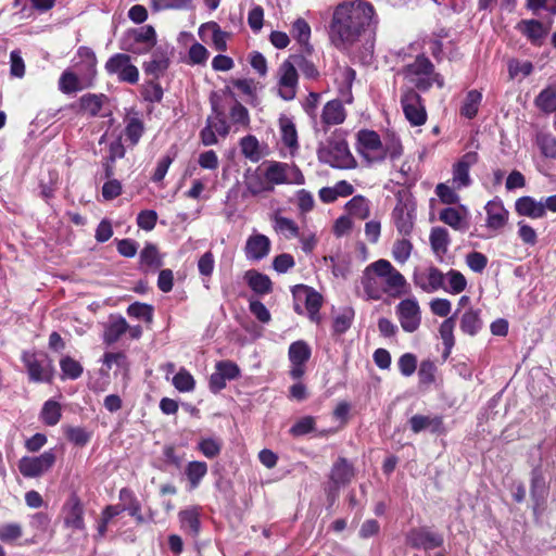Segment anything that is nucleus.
Returning <instances> with one entry per match:
<instances>
[{"label":"nucleus","mask_w":556,"mask_h":556,"mask_svg":"<svg viewBox=\"0 0 556 556\" xmlns=\"http://www.w3.org/2000/svg\"><path fill=\"white\" fill-rule=\"evenodd\" d=\"M377 18L372 4L365 0L343 2L333 11L329 25V39L339 50L349 51L365 39V49L374 50Z\"/></svg>","instance_id":"nucleus-1"},{"label":"nucleus","mask_w":556,"mask_h":556,"mask_svg":"<svg viewBox=\"0 0 556 556\" xmlns=\"http://www.w3.org/2000/svg\"><path fill=\"white\" fill-rule=\"evenodd\" d=\"M413 49L409 46L401 49L396 54L405 63L397 72L415 90L426 92L433 85L439 88L444 87L443 76L435 71L433 63L424 53L412 56L407 50Z\"/></svg>","instance_id":"nucleus-2"},{"label":"nucleus","mask_w":556,"mask_h":556,"mask_svg":"<svg viewBox=\"0 0 556 556\" xmlns=\"http://www.w3.org/2000/svg\"><path fill=\"white\" fill-rule=\"evenodd\" d=\"M317 156L319 162L334 168L346 169L355 166V160L349 149L344 134L338 130L332 132L325 141L319 142Z\"/></svg>","instance_id":"nucleus-3"},{"label":"nucleus","mask_w":556,"mask_h":556,"mask_svg":"<svg viewBox=\"0 0 556 556\" xmlns=\"http://www.w3.org/2000/svg\"><path fill=\"white\" fill-rule=\"evenodd\" d=\"M156 43V33L150 25L128 29L119 40V48L124 51L144 54Z\"/></svg>","instance_id":"nucleus-4"},{"label":"nucleus","mask_w":556,"mask_h":556,"mask_svg":"<svg viewBox=\"0 0 556 556\" xmlns=\"http://www.w3.org/2000/svg\"><path fill=\"white\" fill-rule=\"evenodd\" d=\"M401 106L412 126H421L427 121V111L421 96L413 87L401 89Z\"/></svg>","instance_id":"nucleus-5"},{"label":"nucleus","mask_w":556,"mask_h":556,"mask_svg":"<svg viewBox=\"0 0 556 556\" xmlns=\"http://www.w3.org/2000/svg\"><path fill=\"white\" fill-rule=\"evenodd\" d=\"M266 181L274 185H303L305 182L302 172L294 165L271 161L264 173Z\"/></svg>","instance_id":"nucleus-6"},{"label":"nucleus","mask_w":556,"mask_h":556,"mask_svg":"<svg viewBox=\"0 0 556 556\" xmlns=\"http://www.w3.org/2000/svg\"><path fill=\"white\" fill-rule=\"evenodd\" d=\"M371 268L381 277L384 293L394 298L405 293L406 279L389 261H376L371 263Z\"/></svg>","instance_id":"nucleus-7"},{"label":"nucleus","mask_w":556,"mask_h":556,"mask_svg":"<svg viewBox=\"0 0 556 556\" xmlns=\"http://www.w3.org/2000/svg\"><path fill=\"white\" fill-rule=\"evenodd\" d=\"M346 110L339 99L328 101L321 109L320 114L313 122V128L316 134H326L331 127L344 123Z\"/></svg>","instance_id":"nucleus-8"},{"label":"nucleus","mask_w":556,"mask_h":556,"mask_svg":"<svg viewBox=\"0 0 556 556\" xmlns=\"http://www.w3.org/2000/svg\"><path fill=\"white\" fill-rule=\"evenodd\" d=\"M298 87V70L288 58L277 70V94L285 101H292L296 97Z\"/></svg>","instance_id":"nucleus-9"},{"label":"nucleus","mask_w":556,"mask_h":556,"mask_svg":"<svg viewBox=\"0 0 556 556\" xmlns=\"http://www.w3.org/2000/svg\"><path fill=\"white\" fill-rule=\"evenodd\" d=\"M104 68L109 75L117 76L121 83L135 85L139 80V71L131 63V59L126 53H115L105 63Z\"/></svg>","instance_id":"nucleus-10"},{"label":"nucleus","mask_w":556,"mask_h":556,"mask_svg":"<svg viewBox=\"0 0 556 556\" xmlns=\"http://www.w3.org/2000/svg\"><path fill=\"white\" fill-rule=\"evenodd\" d=\"M55 459L53 450L45 451L39 456H24L18 460V470L25 478H37L49 471Z\"/></svg>","instance_id":"nucleus-11"},{"label":"nucleus","mask_w":556,"mask_h":556,"mask_svg":"<svg viewBox=\"0 0 556 556\" xmlns=\"http://www.w3.org/2000/svg\"><path fill=\"white\" fill-rule=\"evenodd\" d=\"M312 349L303 341L292 342L288 350V358L291 364L289 375L292 379H301L305 374L306 363L311 358Z\"/></svg>","instance_id":"nucleus-12"},{"label":"nucleus","mask_w":556,"mask_h":556,"mask_svg":"<svg viewBox=\"0 0 556 556\" xmlns=\"http://www.w3.org/2000/svg\"><path fill=\"white\" fill-rule=\"evenodd\" d=\"M395 313L405 332H414L419 328L421 312L415 298L401 301L395 308Z\"/></svg>","instance_id":"nucleus-13"},{"label":"nucleus","mask_w":556,"mask_h":556,"mask_svg":"<svg viewBox=\"0 0 556 556\" xmlns=\"http://www.w3.org/2000/svg\"><path fill=\"white\" fill-rule=\"evenodd\" d=\"M445 276L435 266L417 268L413 274L414 285L426 293H434L444 288Z\"/></svg>","instance_id":"nucleus-14"},{"label":"nucleus","mask_w":556,"mask_h":556,"mask_svg":"<svg viewBox=\"0 0 556 556\" xmlns=\"http://www.w3.org/2000/svg\"><path fill=\"white\" fill-rule=\"evenodd\" d=\"M477 152L470 151L465 153L454 165L452 169V186L455 189L467 188L472 180L469 175L471 166L478 162Z\"/></svg>","instance_id":"nucleus-15"},{"label":"nucleus","mask_w":556,"mask_h":556,"mask_svg":"<svg viewBox=\"0 0 556 556\" xmlns=\"http://www.w3.org/2000/svg\"><path fill=\"white\" fill-rule=\"evenodd\" d=\"M406 542L414 548L434 549L442 546L444 539L428 528L413 529L407 533Z\"/></svg>","instance_id":"nucleus-16"},{"label":"nucleus","mask_w":556,"mask_h":556,"mask_svg":"<svg viewBox=\"0 0 556 556\" xmlns=\"http://www.w3.org/2000/svg\"><path fill=\"white\" fill-rule=\"evenodd\" d=\"M23 361L29 378L35 382H49L52 379L53 368L46 358L39 359L35 354L24 353Z\"/></svg>","instance_id":"nucleus-17"},{"label":"nucleus","mask_w":556,"mask_h":556,"mask_svg":"<svg viewBox=\"0 0 556 556\" xmlns=\"http://www.w3.org/2000/svg\"><path fill=\"white\" fill-rule=\"evenodd\" d=\"M358 152L368 160H383L382 143L379 135L372 130H361L357 135Z\"/></svg>","instance_id":"nucleus-18"},{"label":"nucleus","mask_w":556,"mask_h":556,"mask_svg":"<svg viewBox=\"0 0 556 556\" xmlns=\"http://www.w3.org/2000/svg\"><path fill=\"white\" fill-rule=\"evenodd\" d=\"M271 242L267 236L253 232L247 239L244 254L248 261L258 262L269 254Z\"/></svg>","instance_id":"nucleus-19"},{"label":"nucleus","mask_w":556,"mask_h":556,"mask_svg":"<svg viewBox=\"0 0 556 556\" xmlns=\"http://www.w3.org/2000/svg\"><path fill=\"white\" fill-rule=\"evenodd\" d=\"M64 526L66 528L84 531L86 529L84 514L85 509L80 500L76 495H72L63 507Z\"/></svg>","instance_id":"nucleus-20"},{"label":"nucleus","mask_w":556,"mask_h":556,"mask_svg":"<svg viewBox=\"0 0 556 556\" xmlns=\"http://www.w3.org/2000/svg\"><path fill=\"white\" fill-rule=\"evenodd\" d=\"M530 494L533 501V511L536 515L544 508L548 495L545 478L539 468H534L531 472Z\"/></svg>","instance_id":"nucleus-21"},{"label":"nucleus","mask_w":556,"mask_h":556,"mask_svg":"<svg viewBox=\"0 0 556 556\" xmlns=\"http://www.w3.org/2000/svg\"><path fill=\"white\" fill-rule=\"evenodd\" d=\"M354 476L355 469L353 465L346 458L339 457L330 471V489L337 492L341 486L350 483Z\"/></svg>","instance_id":"nucleus-22"},{"label":"nucleus","mask_w":556,"mask_h":556,"mask_svg":"<svg viewBox=\"0 0 556 556\" xmlns=\"http://www.w3.org/2000/svg\"><path fill=\"white\" fill-rule=\"evenodd\" d=\"M409 426L414 433L428 430L435 434L446 432L442 416L438 415H414L409 419Z\"/></svg>","instance_id":"nucleus-23"},{"label":"nucleus","mask_w":556,"mask_h":556,"mask_svg":"<svg viewBox=\"0 0 556 556\" xmlns=\"http://www.w3.org/2000/svg\"><path fill=\"white\" fill-rule=\"evenodd\" d=\"M468 215V210L460 205L458 207L443 208L439 214V218L454 230L465 232L469 228Z\"/></svg>","instance_id":"nucleus-24"},{"label":"nucleus","mask_w":556,"mask_h":556,"mask_svg":"<svg viewBox=\"0 0 556 556\" xmlns=\"http://www.w3.org/2000/svg\"><path fill=\"white\" fill-rule=\"evenodd\" d=\"M361 283L367 300L378 301L384 294L382 279L376 270L371 268V264L364 270Z\"/></svg>","instance_id":"nucleus-25"},{"label":"nucleus","mask_w":556,"mask_h":556,"mask_svg":"<svg viewBox=\"0 0 556 556\" xmlns=\"http://www.w3.org/2000/svg\"><path fill=\"white\" fill-rule=\"evenodd\" d=\"M484 210L486 212V227L497 230L503 228L508 220V211L505 208L502 200L495 198L489 201Z\"/></svg>","instance_id":"nucleus-26"},{"label":"nucleus","mask_w":556,"mask_h":556,"mask_svg":"<svg viewBox=\"0 0 556 556\" xmlns=\"http://www.w3.org/2000/svg\"><path fill=\"white\" fill-rule=\"evenodd\" d=\"M180 529L189 536L197 538L201 530L200 508L189 507L178 514Z\"/></svg>","instance_id":"nucleus-27"},{"label":"nucleus","mask_w":556,"mask_h":556,"mask_svg":"<svg viewBox=\"0 0 556 556\" xmlns=\"http://www.w3.org/2000/svg\"><path fill=\"white\" fill-rule=\"evenodd\" d=\"M517 28L534 46H540L548 33V29L536 20H522L518 23Z\"/></svg>","instance_id":"nucleus-28"},{"label":"nucleus","mask_w":556,"mask_h":556,"mask_svg":"<svg viewBox=\"0 0 556 556\" xmlns=\"http://www.w3.org/2000/svg\"><path fill=\"white\" fill-rule=\"evenodd\" d=\"M516 212L521 216L530 218H542L545 216V207H543V200L536 201L532 197H521L515 203Z\"/></svg>","instance_id":"nucleus-29"},{"label":"nucleus","mask_w":556,"mask_h":556,"mask_svg":"<svg viewBox=\"0 0 556 556\" xmlns=\"http://www.w3.org/2000/svg\"><path fill=\"white\" fill-rule=\"evenodd\" d=\"M304 296L305 300V307L307 309L308 316L311 320L318 321L319 320V309L323 304V298L321 295L313 290L312 288L300 286L296 296L301 298Z\"/></svg>","instance_id":"nucleus-30"},{"label":"nucleus","mask_w":556,"mask_h":556,"mask_svg":"<svg viewBox=\"0 0 556 556\" xmlns=\"http://www.w3.org/2000/svg\"><path fill=\"white\" fill-rule=\"evenodd\" d=\"M206 31L211 33L212 43L217 51L224 52L227 50V39L230 36L229 33L222 30L216 22H208L200 26L199 35L202 39H204Z\"/></svg>","instance_id":"nucleus-31"},{"label":"nucleus","mask_w":556,"mask_h":556,"mask_svg":"<svg viewBox=\"0 0 556 556\" xmlns=\"http://www.w3.org/2000/svg\"><path fill=\"white\" fill-rule=\"evenodd\" d=\"M140 267L144 271H154L163 265V260L159 253L155 244L147 243L141 250L140 255Z\"/></svg>","instance_id":"nucleus-32"},{"label":"nucleus","mask_w":556,"mask_h":556,"mask_svg":"<svg viewBox=\"0 0 556 556\" xmlns=\"http://www.w3.org/2000/svg\"><path fill=\"white\" fill-rule=\"evenodd\" d=\"M129 325L122 316H111L105 326L103 339L108 344L115 343L128 330Z\"/></svg>","instance_id":"nucleus-33"},{"label":"nucleus","mask_w":556,"mask_h":556,"mask_svg":"<svg viewBox=\"0 0 556 556\" xmlns=\"http://www.w3.org/2000/svg\"><path fill=\"white\" fill-rule=\"evenodd\" d=\"M290 33H291V36L303 48L304 52L309 54L312 52L313 48L309 45L311 26L308 25V23L302 17L296 18L292 23Z\"/></svg>","instance_id":"nucleus-34"},{"label":"nucleus","mask_w":556,"mask_h":556,"mask_svg":"<svg viewBox=\"0 0 556 556\" xmlns=\"http://www.w3.org/2000/svg\"><path fill=\"white\" fill-rule=\"evenodd\" d=\"M244 279L249 287L257 294H267L273 289V283L269 277L256 270H248Z\"/></svg>","instance_id":"nucleus-35"},{"label":"nucleus","mask_w":556,"mask_h":556,"mask_svg":"<svg viewBox=\"0 0 556 556\" xmlns=\"http://www.w3.org/2000/svg\"><path fill=\"white\" fill-rule=\"evenodd\" d=\"M212 110L214 116H208L206 123L212 126L217 135L225 138L230 132L231 125L227 123L224 110L219 108L215 100H212Z\"/></svg>","instance_id":"nucleus-36"},{"label":"nucleus","mask_w":556,"mask_h":556,"mask_svg":"<svg viewBox=\"0 0 556 556\" xmlns=\"http://www.w3.org/2000/svg\"><path fill=\"white\" fill-rule=\"evenodd\" d=\"M356 73L351 67H344L339 71L337 81L339 84V93L346 103H352V85L355 80Z\"/></svg>","instance_id":"nucleus-37"},{"label":"nucleus","mask_w":556,"mask_h":556,"mask_svg":"<svg viewBox=\"0 0 556 556\" xmlns=\"http://www.w3.org/2000/svg\"><path fill=\"white\" fill-rule=\"evenodd\" d=\"M482 326L479 309L469 308L460 318V330L468 336H476L482 329Z\"/></svg>","instance_id":"nucleus-38"},{"label":"nucleus","mask_w":556,"mask_h":556,"mask_svg":"<svg viewBox=\"0 0 556 556\" xmlns=\"http://www.w3.org/2000/svg\"><path fill=\"white\" fill-rule=\"evenodd\" d=\"M482 93L476 89L469 90L459 109V114L468 119L477 116L482 102Z\"/></svg>","instance_id":"nucleus-39"},{"label":"nucleus","mask_w":556,"mask_h":556,"mask_svg":"<svg viewBox=\"0 0 556 556\" xmlns=\"http://www.w3.org/2000/svg\"><path fill=\"white\" fill-rule=\"evenodd\" d=\"M279 128L283 144L291 150L298 149V131L292 119L285 115L280 116Z\"/></svg>","instance_id":"nucleus-40"},{"label":"nucleus","mask_w":556,"mask_h":556,"mask_svg":"<svg viewBox=\"0 0 556 556\" xmlns=\"http://www.w3.org/2000/svg\"><path fill=\"white\" fill-rule=\"evenodd\" d=\"M242 155L253 163H257L263 153L257 138L253 135L244 136L239 142Z\"/></svg>","instance_id":"nucleus-41"},{"label":"nucleus","mask_w":556,"mask_h":556,"mask_svg":"<svg viewBox=\"0 0 556 556\" xmlns=\"http://www.w3.org/2000/svg\"><path fill=\"white\" fill-rule=\"evenodd\" d=\"M429 239L432 251L439 258H442V256L446 253L450 244L447 230L442 227H434L430 232Z\"/></svg>","instance_id":"nucleus-42"},{"label":"nucleus","mask_w":556,"mask_h":556,"mask_svg":"<svg viewBox=\"0 0 556 556\" xmlns=\"http://www.w3.org/2000/svg\"><path fill=\"white\" fill-rule=\"evenodd\" d=\"M229 118L236 129H248L250 127V114L248 109L239 101L233 100L229 108Z\"/></svg>","instance_id":"nucleus-43"},{"label":"nucleus","mask_w":556,"mask_h":556,"mask_svg":"<svg viewBox=\"0 0 556 556\" xmlns=\"http://www.w3.org/2000/svg\"><path fill=\"white\" fill-rule=\"evenodd\" d=\"M445 276L444 281V288H442L445 292L451 294H459L462 293L466 287H467V279L465 276L456 270V269H450Z\"/></svg>","instance_id":"nucleus-44"},{"label":"nucleus","mask_w":556,"mask_h":556,"mask_svg":"<svg viewBox=\"0 0 556 556\" xmlns=\"http://www.w3.org/2000/svg\"><path fill=\"white\" fill-rule=\"evenodd\" d=\"M534 103L544 113L556 111V85L543 89L535 98Z\"/></svg>","instance_id":"nucleus-45"},{"label":"nucleus","mask_w":556,"mask_h":556,"mask_svg":"<svg viewBox=\"0 0 556 556\" xmlns=\"http://www.w3.org/2000/svg\"><path fill=\"white\" fill-rule=\"evenodd\" d=\"M168 65H169L168 58L163 52L155 51L152 54L151 61L146 62L143 67H144V72L148 75H152L155 78H159L168 68Z\"/></svg>","instance_id":"nucleus-46"},{"label":"nucleus","mask_w":556,"mask_h":556,"mask_svg":"<svg viewBox=\"0 0 556 556\" xmlns=\"http://www.w3.org/2000/svg\"><path fill=\"white\" fill-rule=\"evenodd\" d=\"M185 473L188 478L191 489H197L201 480L207 473V465L204 462L193 460L186 466Z\"/></svg>","instance_id":"nucleus-47"},{"label":"nucleus","mask_w":556,"mask_h":556,"mask_svg":"<svg viewBox=\"0 0 556 556\" xmlns=\"http://www.w3.org/2000/svg\"><path fill=\"white\" fill-rule=\"evenodd\" d=\"M346 210L355 218L366 219L370 213L369 201L362 195H355L348 202Z\"/></svg>","instance_id":"nucleus-48"},{"label":"nucleus","mask_w":556,"mask_h":556,"mask_svg":"<svg viewBox=\"0 0 556 556\" xmlns=\"http://www.w3.org/2000/svg\"><path fill=\"white\" fill-rule=\"evenodd\" d=\"M395 227L401 235L407 236L413 230L412 214L405 207H395L393 211Z\"/></svg>","instance_id":"nucleus-49"},{"label":"nucleus","mask_w":556,"mask_h":556,"mask_svg":"<svg viewBox=\"0 0 556 556\" xmlns=\"http://www.w3.org/2000/svg\"><path fill=\"white\" fill-rule=\"evenodd\" d=\"M289 60L294 64V68H299L306 78L316 79L319 76L315 64L303 54H291Z\"/></svg>","instance_id":"nucleus-50"},{"label":"nucleus","mask_w":556,"mask_h":556,"mask_svg":"<svg viewBox=\"0 0 556 556\" xmlns=\"http://www.w3.org/2000/svg\"><path fill=\"white\" fill-rule=\"evenodd\" d=\"M60 368L62 371L63 379L76 380L81 376L84 371V368L80 365V363L72 358L71 356H63L60 359Z\"/></svg>","instance_id":"nucleus-51"},{"label":"nucleus","mask_w":556,"mask_h":556,"mask_svg":"<svg viewBox=\"0 0 556 556\" xmlns=\"http://www.w3.org/2000/svg\"><path fill=\"white\" fill-rule=\"evenodd\" d=\"M104 99L103 94H84L80 98V109L91 116H96L101 111Z\"/></svg>","instance_id":"nucleus-52"},{"label":"nucleus","mask_w":556,"mask_h":556,"mask_svg":"<svg viewBox=\"0 0 556 556\" xmlns=\"http://www.w3.org/2000/svg\"><path fill=\"white\" fill-rule=\"evenodd\" d=\"M274 229L285 236L286 238H295L299 237V227L298 225L290 218L283 216H275L274 217Z\"/></svg>","instance_id":"nucleus-53"},{"label":"nucleus","mask_w":556,"mask_h":556,"mask_svg":"<svg viewBox=\"0 0 556 556\" xmlns=\"http://www.w3.org/2000/svg\"><path fill=\"white\" fill-rule=\"evenodd\" d=\"M42 421L47 426H55L61 419V406L58 402L49 400L43 404L40 413Z\"/></svg>","instance_id":"nucleus-54"},{"label":"nucleus","mask_w":556,"mask_h":556,"mask_svg":"<svg viewBox=\"0 0 556 556\" xmlns=\"http://www.w3.org/2000/svg\"><path fill=\"white\" fill-rule=\"evenodd\" d=\"M223 447V442L217 438H203L198 443V450L207 458L217 457Z\"/></svg>","instance_id":"nucleus-55"},{"label":"nucleus","mask_w":556,"mask_h":556,"mask_svg":"<svg viewBox=\"0 0 556 556\" xmlns=\"http://www.w3.org/2000/svg\"><path fill=\"white\" fill-rule=\"evenodd\" d=\"M144 132L143 122L138 117H130L125 127L126 139L131 146H136Z\"/></svg>","instance_id":"nucleus-56"},{"label":"nucleus","mask_w":556,"mask_h":556,"mask_svg":"<svg viewBox=\"0 0 556 556\" xmlns=\"http://www.w3.org/2000/svg\"><path fill=\"white\" fill-rule=\"evenodd\" d=\"M173 386L179 392H191L195 387L193 376L185 368H180L172 379Z\"/></svg>","instance_id":"nucleus-57"},{"label":"nucleus","mask_w":556,"mask_h":556,"mask_svg":"<svg viewBox=\"0 0 556 556\" xmlns=\"http://www.w3.org/2000/svg\"><path fill=\"white\" fill-rule=\"evenodd\" d=\"M507 67L510 79H516L519 76L525 78L533 72V64L530 61L511 59L508 61Z\"/></svg>","instance_id":"nucleus-58"},{"label":"nucleus","mask_w":556,"mask_h":556,"mask_svg":"<svg viewBox=\"0 0 556 556\" xmlns=\"http://www.w3.org/2000/svg\"><path fill=\"white\" fill-rule=\"evenodd\" d=\"M536 143L545 157L556 159V137L548 132H540L536 136Z\"/></svg>","instance_id":"nucleus-59"},{"label":"nucleus","mask_w":556,"mask_h":556,"mask_svg":"<svg viewBox=\"0 0 556 556\" xmlns=\"http://www.w3.org/2000/svg\"><path fill=\"white\" fill-rule=\"evenodd\" d=\"M437 366L430 359H425L420 363L418 369L419 383L421 386H430L435 381Z\"/></svg>","instance_id":"nucleus-60"},{"label":"nucleus","mask_w":556,"mask_h":556,"mask_svg":"<svg viewBox=\"0 0 556 556\" xmlns=\"http://www.w3.org/2000/svg\"><path fill=\"white\" fill-rule=\"evenodd\" d=\"M59 88L64 93H72L80 90L81 86L76 74L71 71H65L60 77Z\"/></svg>","instance_id":"nucleus-61"},{"label":"nucleus","mask_w":556,"mask_h":556,"mask_svg":"<svg viewBox=\"0 0 556 556\" xmlns=\"http://www.w3.org/2000/svg\"><path fill=\"white\" fill-rule=\"evenodd\" d=\"M210 56L208 50L201 43H193L188 52V63L191 65H203Z\"/></svg>","instance_id":"nucleus-62"},{"label":"nucleus","mask_w":556,"mask_h":556,"mask_svg":"<svg viewBox=\"0 0 556 556\" xmlns=\"http://www.w3.org/2000/svg\"><path fill=\"white\" fill-rule=\"evenodd\" d=\"M413 250V244L407 239L397 240L392 250L393 258L400 263L404 264L410 256Z\"/></svg>","instance_id":"nucleus-63"},{"label":"nucleus","mask_w":556,"mask_h":556,"mask_svg":"<svg viewBox=\"0 0 556 556\" xmlns=\"http://www.w3.org/2000/svg\"><path fill=\"white\" fill-rule=\"evenodd\" d=\"M127 314L131 317L150 321L153 317V308L149 304L135 302L128 306Z\"/></svg>","instance_id":"nucleus-64"}]
</instances>
